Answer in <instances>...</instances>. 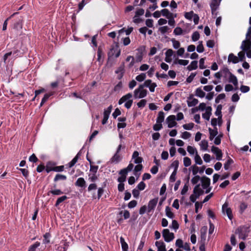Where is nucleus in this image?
<instances>
[{
	"mask_svg": "<svg viewBox=\"0 0 251 251\" xmlns=\"http://www.w3.org/2000/svg\"><path fill=\"white\" fill-rule=\"evenodd\" d=\"M228 62H231L234 64L237 63L239 62L238 58L236 56L234 55L232 53H231L228 55Z\"/></svg>",
	"mask_w": 251,
	"mask_h": 251,
	"instance_id": "obj_25",
	"label": "nucleus"
},
{
	"mask_svg": "<svg viewBox=\"0 0 251 251\" xmlns=\"http://www.w3.org/2000/svg\"><path fill=\"white\" fill-rule=\"evenodd\" d=\"M146 77V74L145 73H141L139 75L136 76V79L139 82H142L145 79Z\"/></svg>",
	"mask_w": 251,
	"mask_h": 251,
	"instance_id": "obj_42",
	"label": "nucleus"
},
{
	"mask_svg": "<svg viewBox=\"0 0 251 251\" xmlns=\"http://www.w3.org/2000/svg\"><path fill=\"white\" fill-rule=\"evenodd\" d=\"M250 227L247 226H242L238 227L235 233L238 235L239 239L245 240L249 235Z\"/></svg>",
	"mask_w": 251,
	"mask_h": 251,
	"instance_id": "obj_3",
	"label": "nucleus"
},
{
	"mask_svg": "<svg viewBox=\"0 0 251 251\" xmlns=\"http://www.w3.org/2000/svg\"><path fill=\"white\" fill-rule=\"evenodd\" d=\"M164 120V113L163 111L159 112L156 119V123H161Z\"/></svg>",
	"mask_w": 251,
	"mask_h": 251,
	"instance_id": "obj_30",
	"label": "nucleus"
},
{
	"mask_svg": "<svg viewBox=\"0 0 251 251\" xmlns=\"http://www.w3.org/2000/svg\"><path fill=\"white\" fill-rule=\"evenodd\" d=\"M133 30V28L132 27H130L126 29L125 28H123L119 30V33H122V32H125L126 35H128L132 32Z\"/></svg>",
	"mask_w": 251,
	"mask_h": 251,
	"instance_id": "obj_38",
	"label": "nucleus"
},
{
	"mask_svg": "<svg viewBox=\"0 0 251 251\" xmlns=\"http://www.w3.org/2000/svg\"><path fill=\"white\" fill-rule=\"evenodd\" d=\"M207 226H204L201 227V239L202 238L205 239L206 234L207 232Z\"/></svg>",
	"mask_w": 251,
	"mask_h": 251,
	"instance_id": "obj_44",
	"label": "nucleus"
},
{
	"mask_svg": "<svg viewBox=\"0 0 251 251\" xmlns=\"http://www.w3.org/2000/svg\"><path fill=\"white\" fill-rule=\"evenodd\" d=\"M200 38V34L198 31L194 32L192 35V40L195 42L198 41Z\"/></svg>",
	"mask_w": 251,
	"mask_h": 251,
	"instance_id": "obj_46",
	"label": "nucleus"
},
{
	"mask_svg": "<svg viewBox=\"0 0 251 251\" xmlns=\"http://www.w3.org/2000/svg\"><path fill=\"white\" fill-rule=\"evenodd\" d=\"M67 179V177L66 176L61 175V174H57L56 175L55 177L54 178V181L56 182L59 180H65Z\"/></svg>",
	"mask_w": 251,
	"mask_h": 251,
	"instance_id": "obj_36",
	"label": "nucleus"
},
{
	"mask_svg": "<svg viewBox=\"0 0 251 251\" xmlns=\"http://www.w3.org/2000/svg\"><path fill=\"white\" fill-rule=\"evenodd\" d=\"M125 148V146H123L121 144L118 146L115 153L110 159V162L111 163L117 164L122 160L123 156L121 155L120 152L122 149H124Z\"/></svg>",
	"mask_w": 251,
	"mask_h": 251,
	"instance_id": "obj_4",
	"label": "nucleus"
},
{
	"mask_svg": "<svg viewBox=\"0 0 251 251\" xmlns=\"http://www.w3.org/2000/svg\"><path fill=\"white\" fill-rule=\"evenodd\" d=\"M18 13V12H16V13H13L9 17H8V18H7L5 20V21L4 22V23L3 24V26H2V30H5L7 29V24H8V21L9 19H10L11 18H12L15 15H16V14H17Z\"/></svg>",
	"mask_w": 251,
	"mask_h": 251,
	"instance_id": "obj_39",
	"label": "nucleus"
},
{
	"mask_svg": "<svg viewBox=\"0 0 251 251\" xmlns=\"http://www.w3.org/2000/svg\"><path fill=\"white\" fill-rule=\"evenodd\" d=\"M241 49L246 51L247 56L251 58V26H250L246 35V40L242 42Z\"/></svg>",
	"mask_w": 251,
	"mask_h": 251,
	"instance_id": "obj_1",
	"label": "nucleus"
},
{
	"mask_svg": "<svg viewBox=\"0 0 251 251\" xmlns=\"http://www.w3.org/2000/svg\"><path fill=\"white\" fill-rule=\"evenodd\" d=\"M146 103L147 100L145 99H142L137 103V105L138 107L143 108L146 105Z\"/></svg>",
	"mask_w": 251,
	"mask_h": 251,
	"instance_id": "obj_55",
	"label": "nucleus"
},
{
	"mask_svg": "<svg viewBox=\"0 0 251 251\" xmlns=\"http://www.w3.org/2000/svg\"><path fill=\"white\" fill-rule=\"evenodd\" d=\"M195 95L197 97L202 98L205 96V93L203 91L201 87H199L195 91Z\"/></svg>",
	"mask_w": 251,
	"mask_h": 251,
	"instance_id": "obj_28",
	"label": "nucleus"
},
{
	"mask_svg": "<svg viewBox=\"0 0 251 251\" xmlns=\"http://www.w3.org/2000/svg\"><path fill=\"white\" fill-rule=\"evenodd\" d=\"M12 27L13 29L17 30L22 29V24L21 18H18L13 21Z\"/></svg>",
	"mask_w": 251,
	"mask_h": 251,
	"instance_id": "obj_13",
	"label": "nucleus"
},
{
	"mask_svg": "<svg viewBox=\"0 0 251 251\" xmlns=\"http://www.w3.org/2000/svg\"><path fill=\"white\" fill-rule=\"evenodd\" d=\"M157 202L158 198H154L149 201L147 207V211L148 213H150L152 210H154L157 203Z\"/></svg>",
	"mask_w": 251,
	"mask_h": 251,
	"instance_id": "obj_11",
	"label": "nucleus"
},
{
	"mask_svg": "<svg viewBox=\"0 0 251 251\" xmlns=\"http://www.w3.org/2000/svg\"><path fill=\"white\" fill-rule=\"evenodd\" d=\"M183 33V30L180 27H176L174 30V33L176 35H180Z\"/></svg>",
	"mask_w": 251,
	"mask_h": 251,
	"instance_id": "obj_51",
	"label": "nucleus"
},
{
	"mask_svg": "<svg viewBox=\"0 0 251 251\" xmlns=\"http://www.w3.org/2000/svg\"><path fill=\"white\" fill-rule=\"evenodd\" d=\"M155 246L157 248V251H166L165 244L163 242L156 241Z\"/></svg>",
	"mask_w": 251,
	"mask_h": 251,
	"instance_id": "obj_22",
	"label": "nucleus"
},
{
	"mask_svg": "<svg viewBox=\"0 0 251 251\" xmlns=\"http://www.w3.org/2000/svg\"><path fill=\"white\" fill-rule=\"evenodd\" d=\"M194 126V124L193 123L184 124L182 126L184 129L186 130H191Z\"/></svg>",
	"mask_w": 251,
	"mask_h": 251,
	"instance_id": "obj_50",
	"label": "nucleus"
},
{
	"mask_svg": "<svg viewBox=\"0 0 251 251\" xmlns=\"http://www.w3.org/2000/svg\"><path fill=\"white\" fill-rule=\"evenodd\" d=\"M68 199L66 196H63L58 198L55 202V206H58L61 202H63Z\"/></svg>",
	"mask_w": 251,
	"mask_h": 251,
	"instance_id": "obj_34",
	"label": "nucleus"
},
{
	"mask_svg": "<svg viewBox=\"0 0 251 251\" xmlns=\"http://www.w3.org/2000/svg\"><path fill=\"white\" fill-rule=\"evenodd\" d=\"M196 75V73H192L191 75L187 78L186 82L188 83H191Z\"/></svg>",
	"mask_w": 251,
	"mask_h": 251,
	"instance_id": "obj_59",
	"label": "nucleus"
},
{
	"mask_svg": "<svg viewBox=\"0 0 251 251\" xmlns=\"http://www.w3.org/2000/svg\"><path fill=\"white\" fill-rule=\"evenodd\" d=\"M222 105L220 104L218 105L217 107L216 110L215 112V114L216 116H218V119H219V125H221L222 123Z\"/></svg>",
	"mask_w": 251,
	"mask_h": 251,
	"instance_id": "obj_18",
	"label": "nucleus"
},
{
	"mask_svg": "<svg viewBox=\"0 0 251 251\" xmlns=\"http://www.w3.org/2000/svg\"><path fill=\"white\" fill-rule=\"evenodd\" d=\"M220 5V2L217 0H213L210 4L212 13H213L217 10Z\"/></svg>",
	"mask_w": 251,
	"mask_h": 251,
	"instance_id": "obj_19",
	"label": "nucleus"
},
{
	"mask_svg": "<svg viewBox=\"0 0 251 251\" xmlns=\"http://www.w3.org/2000/svg\"><path fill=\"white\" fill-rule=\"evenodd\" d=\"M209 131V139L210 140L212 141L213 140L214 137L218 134V129L216 127H215L213 129H211V128H209L208 129Z\"/></svg>",
	"mask_w": 251,
	"mask_h": 251,
	"instance_id": "obj_21",
	"label": "nucleus"
},
{
	"mask_svg": "<svg viewBox=\"0 0 251 251\" xmlns=\"http://www.w3.org/2000/svg\"><path fill=\"white\" fill-rule=\"evenodd\" d=\"M162 128V125L161 123H156L153 126V129L155 131H159Z\"/></svg>",
	"mask_w": 251,
	"mask_h": 251,
	"instance_id": "obj_56",
	"label": "nucleus"
},
{
	"mask_svg": "<svg viewBox=\"0 0 251 251\" xmlns=\"http://www.w3.org/2000/svg\"><path fill=\"white\" fill-rule=\"evenodd\" d=\"M75 185L76 186L80 187H86V181L83 177L78 178L76 182H75Z\"/></svg>",
	"mask_w": 251,
	"mask_h": 251,
	"instance_id": "obj_20",
	"label": "nucleus"
},
{
	"mask_svg": "<svg viewBox=\"0 0 251 251\" xmlns=\"http://www.w3.org/2000/svg\"><path fill=\"white\" fill-rule=\"evenodd\" d=\"M63 193V192L60 189H51L48 192V195L50 196V194H52V195L59 196Z\"/></svg>",
	"mask_w": 251,
	"mask_h": 251,
	"instance_id": "obj_27",
	"label": "nucleus"
},
{
	"mask_svg": "<svg viewBox=\"0 0 251 251\" xmlns=\"http://www.w3.org/2000/svg\"><path fill=\"white\" fill-rule=\"evenodd\" d=\"M161 14L163 16H165L167 18H172L173 13H170L168 9H163L161 11Z\"/></svg>",
	"mask_w": 251,
	"mask_h": 251,
	"instance_id": "obj_32",
	"label": "nucleus"
},
{
	"mask_svg": "<svg viewBox=\"0 0 251 251\" xmlns=\"http://www.w3.org/2000/svg\"><path fill=\"white\" fill-rule=\"evenodd\" d=\"M165 212L166 216L171 219H173L174 218V214L171 211V209L169 206H166L165 208Z\"/></svg>",
	"mask_w": 251,
	"mask_h": 251,
	"instance_id": "obj_33",
	"label": "nucleus"
},
{
	"mask_svg": "<svg viewBox=\"0 0 251 251\" xmlns=\"http://www.w3.org/2000/svg\"><path fill=\"white\" fill-rule=\"evenodd\" d=\"M222 212L224 214H226L228 219L231 220L233 218V215L231 209L228 207V203L227 202L225 203L222 206Z\"/></svg>",
	"mask_w": 251,
	"mask_h": 251,
	"instance_id": "obj_7",
	"label": "nucleus"
},
{
	"mask_svg": "<svg viewBox=\"0 0 251 251\" xmlns=\"http://www.w3.org/2000/svg\"><path fill=\"white\" fill-rule=\"evenodd\" d=\"M177 173V171L176 170H174L173 173H172L170 177V181L171 182H174L175 181L176 179V175Z\"/></svg>",
	"mask_w": 251,
	"mask_h": 251,
	"instance_id": "obj_54",
	"label": "nucleus"
},
{
	"mask_svg": "<svg viewBox=\"0 0 251 251\" xmlns=\"http://www.w3.org/2000/svg\"><path fill=\"white\" fill-rule=\"evenodd\" d=\"M191 168L192 169V174L193 175L195 176L198 172H199V168L196 165L192 166Z\"/></svg>",
	"mask_w": 251,
	"mask_h": 251,
	"instance_id": "obj_58",
	"label": "nucleus"
},
{
	"mask_svg": "<svg viewBox=\"0 0 251 251\" xmlns=\"http://www.w3.org/2000/svg\"><path fill=\"white\" fill-rule=\"evenodd\" d=\"M198 68V62L197 61H193L187 67V69L191 71L193 70H196Z\"/></svg>",
	"mask_w": 251,
	"mask_h": 251,
	"instance_id": "obj_29",
	"label": "nucleus"
},
{
	"mask_svg": "<svg viewBox=\"0 0 251 251\" xmlns=\"http://www.w3.org/2000/svg\"><path fill=\"white\" fill-rule=\"evenodd\" d=\"M188 100H187V105L188 107L194 106L199 102V100L197 99L193 98L191 97L188 98Z\"/></svg>",
	"mask_w": 251,
	"mask_h": 251,
	"instance_id": "obj_23",
	"label": "nucleus"
},
{
	"mask_svg": "<svg viewBox=\"0 0 251 251\" xmlns=\"http://www.w3.org/2000/svg\"><path fill=\"white\" fill-rule=\"evenodd\" d=\"M176 120V116L175 115H170L168 116L166 119V122L168 124V126L169 128H172L176 126L177 124L175 121Z\"/></svg>",
	"mask_w": 251,
	"mask_h": 251,
	"instance_id": "obj_9",
	"label": "nucleus"
},
{
	"mask_svg": "<svg viewBox=\"0 0 251 251\" xmlns=\"http://www.w3.org/2000/svg\"><path fill=\"white\" fill-rule=\"evenodd\" d=\"M147 95V90L143 88L142 85H139L138 88L134 91V97L135 99H142Z\"/></svg>",
	"mask_w": 251,
	"mask_h": 251,
	"instance_id": "obj_5",
	"label": "nucleus"
},
{
	"mask_svg": "<svg viewBox=\"0 0 251 251\" xmlns=\"http://www.w3.org/2000/svg\"><path fill=\"white\" fill-rule=\"evenodd\" d=\"M170 28L167 26H163L159 27V30L162 34H164L167 32Z\"/></svg>",
	"mask_w": 251,
	"mask_h": 251,
	"instance_id": "obj_57",
	"label": "nucleus"
},
{
	"mask_svg": "<svg viewBox=\"0 0 251 251\" xmlns=\"http://www.w3.org/2000/svg\"><path fill=\"white\" fill-rule=\"evenodd\" d=\"M229 76L228 81L232 83L235 86L238 85V80L237 77L231 73H229Z\"/></svg>",
	"mask_w": 251,
	"mask_h": 251,
	"instance_id": "obj_24",
	"label": "nucleus"
},
{
	"mask_svg": "<svg viewBox=\"0 0 251 251\" xmlns=\"http://www.w3.org/2000/svg\"><path fill=\"white\" fill-rule=\"evenodd\" d=\"M202 187L203 189H207L210 184V179L205 176L201 177Z\"/></svg>",
	"mask_w": 251,
	"mask_h": 251,
	"instance_id": "obj_14",
	"label": "nucleus"
},
{
	"mask_svg": "<svg viewBox=\"0 0 251 251\" xmlns=\"http://www.w3.org/2000/svg\"><path fill=\"white\" fill-rule=\"evenodd\" d=\"M176 246L179 248L183 247V241L180 239H178L176 240Z\"/></svg>",
	"mask_w": 251,
	"mask_h": 251,
	"instance_id": "obj_62",
	"label": "nucleus"
},
{
	"mask_svg": "<svg viewBox=\"0 0 251 251\" xmlns=\"http://www.w3.org/2000/svg\"><path fill=\"white\" fill-rule=\"evenodd\" d=\"M197 51L199 53L204 51V47L202 45V41H199V45L197 47Z\"/></svg>",
	"mask_w": 251,
	"mask_h": 251,
	"instance_id": "obj_45",
	"label": "nucleus"
},
{
	"mask_svg": "<svg viewBox=\"0 0 251 251\" xmlns=\"http://www.w3.org/2000/svg\"><path fill=\"white\" fill-rule=\"evenodd\" d=\"M211 111L212 108L211 106L207 107L206 108V112L202 115V118L207 121H209L211 115Z\"/></svg>",
	"mask_w": 251,
	"mask_h": 251,
	"instance_id": "obj_17",
	"label": "nucleus"
},
{
	"mask_svg": "<svg viewBox=\"0 0 251 251\" xmlns=\"http://www.w3.org/2000/svg\"><path fill=\"white\" fill-rule=\"evenodd\" d=\"M211 151L216 155V159L217 160H222L223 153L221 150L219 149L218 147L213 146L211 148Z\"/></svg>",
	"mask_w": 251,
	"mask_h": 251,
	"instance_id": "obj_10",
	"label": "nucleus"
},
{
	"mask_svg": "<svg viewBox=\"0 0 251 251\" xmlns=\"http://www.w3.org/2000/svg\"><path fill=\"white\" fill-rule=\"evenodd\" d=\"M171 228L175 229L176 231L178 229L179 225L176 220H173L171 226H170Z\"/></svg>",
	"mask_w": 251,
	"mask_h": 251,
	"instance_id": "obj_43",
	"label": "nucleus"
},
{
	"mask_svg": "<svg viewBox=\"0 0 251 251\" xmlns=\"http://www.w3.org/2000/svg\"><path fill=\"white\" fill-rule=\"evenodd\" d=\"M203 190L201 188L200 184H197L193 189V193L199 197L203 194Z\"/></svg>",
	"mask_w": 251,
	"mask_h": 251,
	"instance_id": "obj_16",
	"label": "nucleus"
},
{
	"mask_svg": "<svg viewBox=\"0 0 251 251\" xmlns=\"http://www.w3.org/2000/svg\"><path fill=\"white\" fill-rule=\"evenodd\" d=\"M171 41L173 43V46L174 49H177L179 48L180 44L178 41L175 40V39H172Z\"/></svg>",
	"mask_w": 251,
	"mask_h": 251,
	"instance_id": "obj_52",
	"label": "nucleus"
},
{
	"mask_svg": "<svg viewBox=\"0 0 251 251\" xmlns=\"http://www.w3.org/2000/svg\"><path fill=\"white\" fill-rule=\"evenodd\" d=\"M187 150L190 154H194L195 151L197 152L196 148L190 146L187 147Z\"/></svg>",
	"mask_w": 251,
	"mask_h": 251,
	"instance_id": "obj_60",
	"label": "nucleus"
},
{
	"mask_svg": "<svg viewBox=\"0 0 251 251\" xmlns=\"http://www.w3.org/2000/svg\"><path fill=\"white\" fill-rule=\"evenodd\" d=\"M233 161L231 158H229L224 164V168L226 170H227L230 167V165L233 163Z\"/></svg>",
	"mask_w": 251,
	"mask_h": 251,
	"instance_id": "obj_49",
	"label": "nucleus"
},
{
	"mask_svg": "<svg viewBox=\"0 0 251 251\" xmlns=\"http://www.w3.org/2000/svg\"><path fill=\"white\" fill-rule=\"evenodd\" d=\"M40 245V243L39 242H36L34 244L31 245L29 248L28 251H35L36 249L39 247Z\"/></svg>",
	"mask_w": 251,
	"mask_h": 251,
	"instance_id": "obj_37",
	"label": "nucleus"
},
{
	"mask_svg": "<svg viewBox=\"0 0 251 251\" xmlns=\"http://www.w3.org/2000/svg\"><path fill=\"white\" fill-rule=\"evenodd\" d=\"M20 45L19 43H18L10 51L5 53L3 58L4 63H6L7 58L12 55L14 58L22 56L23 53L20 50Z\"/></svg>",
	"mask_w": 251,
	"mask_h": 251,
	"instance_id": "obj_2",
	"label": "nucleus"
},
{
	"mask_svg": "<svg viewBox=\"0 0 251 251\" xmlns=\"http://www.w3.org/2000/svg\"><path fill=\"white\" fill-rule=\"evenodd\" d=\"M112 106L110 105L106 109H105L103 112V118L102 120V124L105 125L107 122L109 115L111 112Z\"/></svg>",
	"mask_w": 251,
	"mask_h": 251,
	"instance_id": "obj_8",
	"label": "nucleus"
},
{
	"mask_svg": "<svg viewBox=\"0 0 251 251\" xmlns=\"http://www.w3.org/2000/svg\"><path fill=\"white\" fill-rule=\"evenodd\" d=\"M132 97V94L131 93H128L126 95L123 96L119 100L118 103L121 105L125 102H126L127 100H131V99Z\"/></svg>",
	"mask_w": 251,
	"mask_h": 251,
	"instance_id": "obj_15",
	"label": "nucleus"
},
{
	"mask_svg": "<svg viewBox=\"0 0 251 251\" xmlns=\"http://www.w3.org/2000/svg\"><path fill=\"white\" fill-rule=\"evenodd\" d=\"M78 154L79 153H77V154L72 160V161L67 165V166H68V167H72L77 162L78 159Z\"/></svg>",
	"mask_w": 251,
	"mask_h": 251,
	"instance_id": "obj_35",
	"label": "nucleus"
},
{
	"mask_svg": "<svg viewBox=\"0 0 251 251\" xmlns=\"http://www.w3.org/2000/svg\"><path fill=\"white\" fill-rule=\"evenodd\" d=\"M50 234L48 233H46L44 235V239L43 241V244H47L50 242Z\"/></svg>",
	"mask_w": 251,
	"mask_h": 251,
	"instance_id": "obj_41",
	"label": "nucleus"
},
{
	"mask_svg": "<svg viewBox=\"0 0 251 251\" xmlns=\"http://www.w3.org/2000/svg\"><path fill=\"white\" fill-rule=\"evenodd\" d=\"M201 178L199 176L195 175L191 179V182L193 184H197Z\"/></svg>",
	"mask_w": 251,
	"mask_h": 251,
	"instance_id": "obj_53",
	"label": "nucleus"
},
{
	"mask_svg": "<svg viewBox=\"0 0 251 251\" xmlns=\"http://www.w3.org/2000/svg\"><path fill=\"white\" fill-rule=\"evenodd\" d=\"M162 236L164 239V240L166 242H171L175 238L174 234L172 232H170L168 229H164L163 230Z\"/></svg>",
	"mask_w": 251,
	"mask_h": 251,
	"instance_id": "obj_6",
	"label": "nucleus"
},
{
	"mask_svg": "<svg viewBox=\"0 0 251 251\" xmlns=\"http://www.w3.org/2000/svg\"><path fill=\"white\" fill-rule=\"evenodd\" d=\"M120 243L122 246V251H128V246L123 237H120Z\"/></svg>",
	"mask_w": 251,
	"mask_h": 251,
	"instance_id": "obj_31",
	"label": "nucleus"
},
{
	"mask_svg": "<svg viewBox=\"0 0 251 251\" xmlns=\"http://www.w3.org/2000/svg\"><path fill=\"white\" fill-rule=\"evenodd\" d=\"M250 87L248 86L242 85L240 87V90L242 93H247L250 91Z\"/></svg>",
	"mask_w": 251,
	"mask_h": 251,
	"instance_id": "obj_64",
	"label": "nucleus"
},
{
	"mask_svg": "<svg viewBox=\"0 0 251 251\" xmlns=\"http://www.w3.org/2000/svg\"><path fill=\"white\" fill-rule=\"evenodd\" d=\"M139 153L137 151H134L132 155V159H134V163L140 164L143 161L142 157L139 156Z\"/></svg>",
	"mask_w": 251,
	"mask_h": 251,
	"instance_id": "obj_12",
	"label": "nucleus"
},
{
	"mask_svg": "<svg viewBox=\"0 0 251 251\" xmlns=\"http://www.w3.org/2000/svg\"><path fill=\"white\" fill-rule=\"evenodd\" d=\"M201 150L206 151L208 148V142L206 140H203L201 141Z\"/></svg>",
	"mask_w": 251,
	"mask_h": 251,
	"instance_id": "obj_40",
	"label": "nucleus"
},
{
	"mask_svg": "<svg viewBox=\"0 0 251 251\" xmlns=\"http://www.w3.org/2000/svg\"><path fill=\"white\" fill-rule=\"evenodd\" d=\"M183 164L184 166L188 167L191 164V160L190 158L188 157H185L183 158Z\"/></svg>",
	"mask_w": 251,
	"mask_h": 251,
	"instance_id": "obj_47",
	"label": "nucleus"
},
{
	"mask_svg": "<svg viewBox=\"0 0 251 251\" xmlns=\"http://www.w3.org/2000/svg\"><path fill=\"white\" fill-rule=\"evenodd\" d=\"M195 161L197 164L201 165L202 164V160L200 156L197 153L195 157Z\"/></svg>",
	"mask_w": 251,
	"mask_h": 251,
	"instance_id": "obj_48",
	"label": "nucleus"
},
{
	"mask_svg": "<svg viewBox=\"0 0 251 251\" xmlns=\"http://www.w3.org/2000/svg\"><path fill=\"white\" fill-rule=\"evenodd\" d=\"M191 136V134L190 133L187 132V131H184L182 133V135L181 136V137L183 138V139H187L189 138Z\"/></svg>",
	"mask_w": 251,
	"mask_h": 251,
	"instance_id": "obj_61",
	"label": "nucleus"
},
{
	"mask_svg": "<svg viewBox=\"0 0 251 251\" xmlns=\"http://www.w3.org/2000/svg\"><path fill=\"white\" fill-rule=\"evenodd\" d=\"M97 188V185L95 183L90 184L88 187V191L91 192L92 190H95Z\"/></svg>",
	"mask_w": 251,
	"mask_h": 251,
	"instance_id": "obj_63",
	"label": "nucleus"
},
{
	"mask_svg": "<svg viewBox=\"0 0 251 251\" xmlns=\"http://www.w3.org/2000/svg\"><path fill=\"white\" fill-rule=\"evenodd\" d=\"M55 164L51 162L47 163L45 169L47 173H49L50 171H54Z\"/></svg>",
	"mask_w": 251,
	"mask_h": 251,
	"instance_id": "obj_26",
	"label": "nucleus"
}]
</instances>
